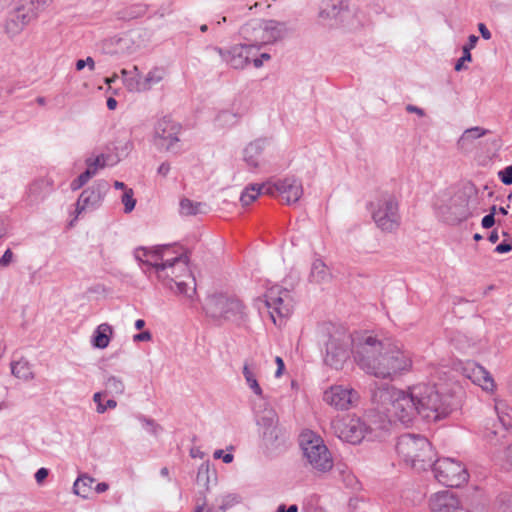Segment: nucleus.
Returning a JSON list of instances; mask_svg holds the SVG:
<instances>
[{
	"label": "nucleus",
	"mask_w": 512,
	"mask_h": 512,
	"mask_svg": "<svg viewBox=\"0 0 512 512\" xmlns=\"http://www.w3.org/2000/svg\"><path fill=\"white\" fill-rule=\"evenodd\" d=\"M142 81L140 79V75L135 76L131 75L129 78L124 79V85L130 92H142L144 89H142Z\"/></svg>",
	"instance_id": "37998d69"
},
{
	"label": "nucleus",
	"mask_w": 512,
	"mask_h": 512,
	"mask_svg": "<svg viewBox=\"0 0 512 512\" xmlns=\"http://www.w3.org/2000/svg\"><path fill=\"white\" fill-rule=\"evenodd\" d=\"M49 475V470L47 468H40L37 470V472L35 473V480L37 483H42L46 478L47 476Z\"/></svg>",
	"instance_id": "4d7b16f0"
},
{
	"label": "nucleus",
	"mask_w": 512,
	"mask_h": 512,
	"mask_svg": "<svg viewBox=\"0 0 512 512\" xmlns=\"http://www.w3.org/2000/svg\"><path fill=\"white\" fill-rule=\"evenodd\" d=\"M91 179V172L84 171L77 178L72 180L70 188L72 191L81 189Z\"/></svg>",
	"instance_id": "a18cd8bd"
},
{
	"label": "nucleus",
	"mask_w": 512,
	"mask_h": 512,
	"mask_svg": "<svg viewBox=\"0 0 512 512\" xmlns=\"http://www.w3.org/2000/svg\"><path fill=\"white\" fill-rule=\"evenodd\" d=\"M264 26V20L255 19L247 22L240 29V35L245 40L244 44L255 52L267 45Z\"/></svg>",
	"instance_id": "a211bd4d"
},
{
	"label": "nucleus",
	"mask_w": 512,
	"mask_h": 512,
	"mask_svg": "<svg viewBox=\"0 0 512 512\" xmlns=\"http://www.w3.org/2000/svg\"><path fill=\"white\" fill-rule=\"evenodd\" d=\"M343 10L342 1L334 0L324 4L319 12V16L322 19H336Z\"/></svg>",
	"instance_id": "2f4dec72"
},
{
	"label": "nucleus",
	"mask_w": 512,
	"mask_h": 512,
	"mask_svg": "<svg viewBox=\"0 0 512 512\" xmlns=\"http://www.w3.org/2000/svg\"><path fill=\"white\" fill-rule=\"evenodd\" d=\"M357 399L358 393L355 390L342 385L332 386L323 396V400L337 410L349 409Z\"/></svg>",
	"instance_id": "f3484780"
},
{
	"label": "nucleus",
	"mask_w": 512,
	"mask_h": 512,
	"mask_svg": "<svg viewBox=\"0 0 512 512\" xmlns=\"http://www.w3.org/2000/svg\"><path fill=\"white\" fill-rule=\"evenodd\" d=\"M478 36L472 34L468 37V43L463 46V49H467L468 52H470L471 49H473L478 42Z\"/></svg>",
	"instance_id": "052dcab7"
},
{
	"label": "nucleus",
	"mask_w": 512,
	"mask_h": 512,
	"mask_svg": "<svg viewBox=\"0 0 512 512\" xmlns=\"http://www.w3.org/2000/svg\"><path fill=\"white\" fill-rule=\"evenodd\" d=\"M373 398H379L383 412L405 425L412 423L417 416L428 422H436L456 409L453 395L445 392L441 385L430 382L415 384L407 391L379 389Z\"/></svg>",
	"instance_id": "f257e3e1"
},
{
	"label": "nucleus",
	"mask_w": 512,
	"mask_h": 512,
	"mask_svg": "<svg viewBox=\"0 0 512 512\" xmlns=\"http://www.w3.org/2000/svg\"><path fill=\"white\" fill-rule=\"evenodd\" d=\"M101 397V392H97L93 396V400L97 404L96 411L99 414H103L107 409H114L117 406V402L114 399H109L106 401V404H103Z\"/></svg>",
	"instance_id": "ea45409f"
},
{
	"label": "nucleus",
	"mask_w": 512,
	"mask_h": 512,
	"mask_svg": "<svg viewBox=\"0 0 512 512\" xmlns=\"http://www.w3.org/2000/svg\"><path fill=\"white\" fill-rule=\"evenodd\" d=\"M511 250L512 245L507 241H503L495 247L494 252L498 254H504L510 252Z\"/></svg>",
	"instance_id": "603ef678"
},
{
	"label": "nucleus",
	"mask_w": 512,
	"mask_h": 512,
	"mask_svg": "<svg viewBox=\"0 0 512 512\" xmlns=\"http://www.w3.org/2000/svg\"><path fill=\"white\" fill-rule=\"evenodd\" d=\"M53 0H19L5 22L6 33L14 37L27 25L35 21Z\"/></svg>",
	"instance_id": "0eeeda50"
},
{
	"label": "nucleus",
	"mask_w": 512,
	"mask_h": 512,
	"mask_svg": "<svg viewBox=\"0 0 512 512\" xmlns=\"http://www.w3.org/2000/svg\"><path fill=\"white\" fill-rule=\"evenodd\" d=\"M275 362L277 364V370L275 372V377H280L283 373V370L285 368V364H284V361L281 357L277 356L275 358Z\"/></svg>",
	"instance_id": "680f3d73"
},
{
	"label": "nucleus",
	"mask_w": 512,
	"mask_h": 512,
	"mask_svg": "<svg viewBox=\"0 0 512 512\" xmlns=\"http://www.w3.org/2000/svg\"><path fill=\"white\" fill-rule=\"evenodd\" d=\"M11 372L16 378L25 381L33 378L31 365L25 359L11 362Z\"/></svg>",
	"instance_id": "c756f323"
},
{
	"label": "nucleus",
	"mask_w": 512,
	"mask_h": 512,
	"mask_svg": "<svg viewBox=\"0 0 512 512\" xmlns=\"http://www.w3.org/2000/svg\"><path fill=\"white\" fill-rule=\"evenodd\" d=\"M207 50L218 53L222 61L233 69H244L251 62V57L255 55V51L244 43L234 45L228 49L208 46Z\"/></svg>",
	"instance_id": "f8f14e48"
},
{
	"label": "nucleus",
	"mask_w": 512,
	"mask_h": 512,
	"mask_svg": "<svg viewBox=\"0 0 512 512\" xmlns=\"http://www.w3.org/2000/svg\"><path fill=\"white\" fill-rule=\"evenodd\" d=\"M406 110L410 113H416L419 116H424V110L417 106L409 104L407 105Z\"/></svg>",
	"instance_id": "338daca9"
},
{
	"label": "nucleus",
	"mask_w": 512,
	"mask_h": 512,
	"mask_svg": "<svg viewBox=\"0 0 512 512\" xmlns=\"http://www.w3.org/2000/svg\"><path fill=\"white\" fill-rule=\"evenodd\" d=\"M134 193L132 189H126L122 195V203L124 205L125 213H130L136 205V200L133 197Z\"/></svg>",
	"instance_id": "c03bdc74"
},
{
	"label": "nucleus",
	"mask_w": 512,
	"mask_h": 512,
	"mask_svg": "<svg viewBox=\"0 0 512 512\" xmlns=\"http://www.w3.org/2000/svg\"><path fill=\"white\" fill-rule=\"evenodd\" d=\"M495 222V217L492 214H487L482 218L481 225L484 229H489L494 226Z\"/></svg>",
	"instance_id": "6e6d98bb"
},
{
	"label": "nucleus",
	"mask_w": 512,
	"mask_h": 512,
	"mask_svg": "<svg viewBox=\"0 0 512 512\" xmlns=\"http://www.w3.org/2000/svg\"><path fill=\"white\" fill-rule=\"evenodd\" d=\"M216 121L221 126H232L237 122V115L235 113H232L230 111H221L217 117Z\"/></svg>",
	"instance_id": "a19ab883"
},
{
	"label": "nucleus",
	"mask_w": 512,
	"mask_h": 512,
	"mask_svg": "<svg viewBox=\"0 0 512 512\" xmlns=\"http://www.w3.org/2000/svg\"><path fill=\"white\" fill-rule=\"evenodd\" d=\"M238 502V498L236 495H227L220 506L222 511H225L227 508L232 507L235 503Z\"/></svg>",
	"instance_id": "8fccbe9b"
},
{
	"label": "nucleus",
	"mask_w": 512,
	"mask_h": 512,
	"mask_svg": "<svg viewBox=\"0 0 512 512\" xmlns=\"http://www.w3.org/2000/svg\"><path fill=\"white\" fill-rule=\"evenodd\" d=\"M213 457L215 459H220L222 458L223 462L228 464V463H231L233 461V458L234 456L230 453H226L224 454V451L219 449V450H216L213 454Z\"/></svg>",
	"instance_id": "3c124183"
},
{
	"label": "nucleus",
	"mask_w": 512,
	"mask_h": 512,
	"mask_svg": "<svg viewBox=\"0 0 512 512\" xmlns=\"http://www.w3.org/2000/svg\"><path fill=\"white\" fill-rule=\"evenodd\" d=\"M478 30L483 39H485V40L491 39V36H492L491 32L489 31V29L487 28V26L484 23L478 24Z\"/></svg>",
	"instance_id": "bf43d9fd"
},
{
	"label": "nucleus",
	"mask_w": 512,
	"mask_h": 512,
	"mask_svg": "<svg viewBox=\"0 0 512 512\" xmlns=\"http://www.w3.org/2000/svg\"><path fill=\"white\" fill-rule=\"evenodd\" d=\"M267 193L275 196L276 194L281 197L287 204L296 203L303 194V188L300 181L295 178H285L279 180L274 184H269Z\"/></svg>",
	"instance_id": "2eb2a0df"
},
{
	"label": "nucleus",
	"mask_w": 512,
	"mask_h": 512,
	"mask_svg": "<svg viewBox=\"0 0 512 512\" xmlns=\"http://www.w3.org/2000/svg\"><path fill=\"white\" fill-rule=\"evenodd\" d=\"M471 60H472L471 53L468 52L467 49H463V55H462V57H460L457 60L454 69L456 71H461L463 69L464 62H466V61L470 62Z\"/></svg>",
	"instance_id": "09e8293b"
},
{
	"label": "nucleus",
	"mask_w": 512,
	"mask_h": 512,
	"mask_svg": "<svg viewBox=\"0 0 512 512\" xmlns=\"http://www.w3.org/2000/svg\"><path fill=\"white\" fill-rule=\"evenodd\" d=\"M108 488H109V485H108L107 483H105V482H100V483H98V484L96 485V487H95V491H96L97 493H103V492L107 491V490H108Z\"/></svg>",
	"instance_id": "774afa93"
},
{
	"label": "nucleus",
	"mask_w": 512,
	"mask_h": 512,
	"mask_svg": "<svg viewBox=\"0 0 512 512\" xmlns=\"http://www.w3.org/2000/svg\"><path fill=\"white\" fill-rule=\"evenodd\" d=\"M342 480L349 487H353L357 483L356 477L350 471L342 477Z\"/></svg>",
	"instance_id": "13d9d810"
},
{
	"label": "nucleus",
	"mask_w": 512,
	"mask_h": 512,
	"mask_svg": "<svg viewBox=\"0 0 512 512\" xmlns=\"http://www.w3.org/2000/svg\"><path fill=\"white\" fill-rule=\"evenodd\" d=\"M166 71L161 67H155L148 72L142 81V89L148 91L152 86L160 83L165 77Z\"/></svg>",
	"instance_id": "473e14b6"
},
{
	"label": "nucleus",
	"mask_w": 512,
	"mask_h": 512,
	"mask_svg": "<svg viewBox=\"0 0 512 512\" xmlns=\"http://www.w3.org/2000/svg\"><path fill=\"white\" fill-rule=\"evenodd\" d=\"M265 37L268 44H273L284 39L290 32L285 22L277 20H264Z\"/></svg>",
	"instance_id": "412c9836"
},
{
	"label": "nucleus",
	"mask_w": 512,
	"mask_h": 512,
	"mask_svg": "<svg viewBox=\"0 0 512 512\" xmlns=\"http://www.w3.org/2000/svg\"><path fill=\"white\" fill-rule=\"evenodd\" d=\"M93 483H94V479L90 476L83 475V476L78 477L73 485L74 493L83 498H87L88 492Z\"/></svg>",
	"instance_id": "72a5a7b5"
},
{
	"label": "nucleus",
	"mask_w": 512,
	"mask_h": 512,
	"mask_svg": "<svg viewBox=\"0 0 512 512\" xmlns=\"http://www.w3.org/2000/svg\"><path fill=\"white\" fill-rule=\"evenodd\" d=\"M278 416L274 410H265L257 420V424L263 430L278 426Z\"/></svg>",
	"instance_id": "c9c22d12"
},
{
	"label": "nucleus",
	"mask_w": 512,
	"mask_h": 512,
	"mask_svg": "<svg viewBox=\"0 0 512 512\" xmlns=\"http://www.w3.org/2000/svg\"><path fill=\"white\" fill-rule=\"evenodd\" d=\"M265 141L262 139L249 143L243 150V159L247 166L256 169L260 166Z\"/></svg>",
	"instance_id": "4be33fe9"
},
{
	"label": "nucleus",
	"mask_w": 512,
	"mask_h": 512,
	"mask_svg": "<svg viewBox=\"0 0 512 512\" xmlns=\"http://www.w3.org/2000/svg\"><path fill=\"white\" fill-rule=\"evenodd\" d=\"M265 304L270 310V315L276 322L275 315L283 318L291 313V295L289 290L279 286L271 287L265 294Z\"/></svg>",
	"instance_id": "4468645a"
},
{
	"label": "nucleus",
	"mask_w": 512,
	"mask_h": 512,
	"mask_svg": "<svg viewBox=\"0 0 512 512\" xmlns=\"http://www.w3.org/2000/svg\"><path fill=\"white\" fill-rule=\"evenodd\" d=\"M509 425V422H507L504 417L499 416L498 423H494L492 429H488L486 433L487 439L492 442L497 436L504 438L508 432Z\"/></svg>",
	"instance_id": "f704fd0d"
},
{
	"label": "nucleus",
	"mask_w": 512,
	"mask_h": 512,
	"mask_svg": "<svg viewBox=\"0 0 512 512\" xmlns=\"http://www.w3.org/2000/svg\"><path fill=\"white\" fill-rule=\"evenodd\" d=\"M203 309L206 315L218 324L223 322L240 324L246 318L245 306L242 302L224 294L208 296Z\"/></svg>",
	"instance_id": "39448f33"
},
{
	"label": "nucleus",
	"mask_w": 512,
	"mask_h": 512,
	"mask_svg": "<svg viewBox=\"0 0 512 512\" xmlns=\"http://www.w3.org/2000/svg\"><path fill=\"white\" fill-rule=\"evenodd\" d=\"M464 375L485 391H493L495 384L490 373L481 365L468 362L463 368Z\"/></svg>",
	"instance_id": "aec40b11"
},
{
	"label": "nucleus",
	"mask_w": 512,
	"mask_h": 512,
	"mask_svg": "<svg viewBox=\"0 0 512 512\" xmlns=\"http://www.w3.org/2000/svg\"><path fill=\"white\" fill-rule=\"evenodd\" d=\"M13 259V252L10 249H7L4 254L0 258V266L6 267L8 266Z\"/></svg>",
	"instance_id": "864d4df0"
},
{
	"label": "nucleus",
	"mask_w": 512,
	"mask_h": 512,
	"mask_svg": "<svg viewBox=\"0 0 512 512\" xmlns=\"http://www.w3.org/2000/svg\"><path fill=\"white\" fill-rule=\"evenodd\" d=\"M348 358V342L342 338L331 336L326 344L325 364L338 370L342 368Z\"/></svg>",
	"instance_id": "dca6fc26"
},
{
	"label": "nucleus",
	"mask_w": 512,
	"mask_h": 512,
	"mask_svg": "<svg viewBox=\"0 0 512 512\" xmlns=\"http://www.w3.org/2000/svg\"><path fill=\"white\" fill-rule=\"evenodd\" d=\"M52 191V183L48 179L35 180L28 188V195L32 201L44 199Z\"/></svg>",
	"instance_id": "393cba45"
},
{
	"label": "nucleus",
	"mask_w": 512,
	"mask_h": 512,
	"mask_svg": "<svg viewBox=\"0 0 512 512\" xmlns=\"http://www.w3.org/2000/svg\"><path fill=\"white\" fill-rule=\"evenodd\" d=\"M496 512H512V492H502L498 496Z\"/></svg>",
	"instance_id": "58836bf2"
},
{
	"label": "nucleus",
	"mask_w": 512,
	"mask_h": 512,
	"mask_svg": "<svg viewBox=\"0 0 512 512\" xmlns=\"http://www.w3.org/2000/svg\"><path fill=\"white\" fill-rule=\"evenodd\" d=\"M166 246L157 247L154 251L140 248L135 253V258L144 265L155 270L157 278L164 286L187 298H192L196 293V280L189 269V257L180 254L171 259H164Z\"/></svg>",
	"instance_id": "7ed1b4c3"
},
{
	"label": "nucleus",
	"mask_w": 512,
	"mask_h": 512,
	"mask_svg": "<svg viewBox=\"0 0 512 512\" xmlns=\"http://www.w3.org/2000/svg\"><path fill=\"white\" fill-rule=\"evenodd\" d=\"M146 12V6L144 5H136L130 8L129 13L127 14L128 18H137L144 15Z\"/></svg>",
	"instance_id": "de8ad7c7"
},
{
	"label": "nucleus",
	"mask_w": 512,
	"mask_h": 512,
	"mask_svg": "<svg viewBox=\"0 0 512 512\" xmlns=\"http://www.w3.org/2000/svg\"><path fill=\"white\" fill-rule=\"evenodd\" d=\"M268 184H250L241 193L240 201L243 206H248L254 202L259 195L268 194Z\"/></svg>",
	"instance_id": "bb28decb"
},
{
	"label": "nucleus",
	"mask_w": 512,
	"mask_h": 512,
	"mask_svg": "<svg viewBox=\"0 0 512 512\" xmlns=\"http://www.w3.org/2000/svg\"><path fill=\"white\" fill-rule=\"evenodd\" d=\"M170 171V164L168 162H163L159 167H158V174L165 177L168 175Z\"/></svg>",
	"instance_id": "0e129e2a"
},
{
	"label": "nucleus",
	"mask_w": 512,
	"mask_h": 512,
	"mask_svg": "<svg viewBox=\"0 0 512 512\" xmlns=\"http://www.w3.org/2000/svg\"><path fill=\"white\" fill-rule=\"evenodd\" d=\"M367 208L370 210L376 226L381 231L392 233L399 228L401 216L399 204L394 195L382 193L374 201H371Z\"/></svg>",
	"instance_id": "6e6552de"
},
{
	"label": "nucleus",
	"mask_w": 512,
	"mask_h": 512,
	"mask_svg": "<svg viewBox=\"0 0 512 512\" xmlns=\"http://www.w3.org/2000/svg\"><path fill=\"white\" fill-rule=\"evenodd\" d=\"M138 419L142 423L143 428L152 435H157L162 430L161 426L151 418L140 415Z\"/></svg>",
	"instance_id": "79ce46f5"
},
{
	"label": "nucleus",
	"mask_w": 512,
	"mask_h": 512,
	"mask_svg": "<svg viewBox=\"0 0 512 512\" xmlns=\"http://www.w3.org/2000/svg\"><path fill=\"white\" fill-rule=\"evenodd\" d=\"M180 130L181 125L178 122L168 116L161 118L155 125V145L161 150L178 153L180 151L178 137Z\"/></svg>",
	"instance_id": "9d476101"
},
{
	"label": "nucleus",
	"mask_w": 512,
	"mask_h": 512,
	"mask_svg": "<svg viewBox=\"0 0 512 512\" xmlns=\"http://www.w3.org/2000/svg\"><path fill=\"white\" fill-rule=\"evenodd\" d=\"M299 444L313 470L326 473L333 468L332 455L321 436L310 430L304 431L300 434Z\"/></svg>",
	"instance_id": "423d86ee"
},
{
	"label": "nucleus",
	"mask_w": 512,
	"mask_h": 512,
	"mask_svg": "<svg viewBox=\"0 0 512 512\" xmlns=\"http://www.w3.org/2000/svg\"><path fill=\"white\" fill-rule=\"evenodd\" d=\"M262 443L268 452H275L283 444L282 429L278 426L261 432Z\"/></svg>",
	"instance_id": "b1692460"
},
{
	"label": "nucleus",
	"mask_w": 512,
	"mask_h": 512,
	"mask_svg": "<svg viewBox=\"0 0 512 512\" xmlns=\"http://www.w3.org/2000/svg\"><path fill=\"white\" fill-rule=\"evenodd\" d=\"M109 187V183L106 180L100 179L84 189L76 203L77 215H80L83 211L98 208L108 192Z\"/></svg>",
	"instance_id": "ddd939ff"
},
{
	"label": "nucleus",
	"mask_w": 512,
	"mask_h": 512,
	"mask_svg": "<svg viewBox=\"0 0 512 512\" xmlns=\"http://www.w3.org/2000/svg\"><path fill=\"white\" fill-rule=\"evenodd\" d=\"M243 376L249 388L257 395L262 397L263 391L260 387L256 374H255V364L245 362L242 370Z\"/></svg>",
	"instance_id": "c85d7f7f"
},
{
	"label": "nucleus",
	"mask_w": 512,
	"mask_h": 512,
	"mask_svg": "<svg viewBox=\"0 0 512 512\" xmlns=\"http://www.w3.org/2000/svg\"><path fill=\"white\" fill-rule=\"evenodd\" d=\"M329 277L330 273L326 264L322 260L316 259L311 266L310 281L322 283L327 281Z\"/></svg>",
	"instance_id": "7c9ffc66"
},
{
	"label": "nucleus",
	"mask_w": 512,
	"mask_h": 512,
	"mask_svg": "<svg viewBox=\"0 0 512 512\" xmlns=\"http://www.w3.org/2000/svg\"><path fill=\"white\" fill-rule=\"evenodd\" d=\"M104 385L107 392L115 395H121L125 390V385L122 379L114 375L108 376Z\"/></svg>",
	"instance_id": "e433bc0d"
},
{
	"label": "nucleus",
	"mask_w": 512,
	"mask_h": 512,
	"mask_svg": "<svg viewBox=\"0 0 512 512\" xmlns=\"http://www.w3.org/2000/svg\"><path fill=\"white\" fill-rule=\"evenodd\" d=\"M111 155L101 153L97 155L95 158L88 157L85 160V164L87 166L85 171L91 172V178L94 177L100 169H104L108 165H113L110 163Z\"/></svg>",
	"instance_id": "cd10ccee"
},
{
	"label": "nucleus",
	"mask_w": 512,
	"mask_h": 512,
	"mask_svg": "<svg viewBox=\"0 0 512 512\" xmlns=\"http://www.w3.org/2000/svg\"><path fill=\"white\" fill-rule=\"evenodd\" d=\"M133 74H136L137 76H139V69L137 66H134L132 70H126V69L121 70V75L123 77V80L125 78H129Z\"/></svg>",
	"instance_id": "69168bd1"
},
{
	"label": "nucleus",
	"mask_w": 512,
	"mask_h": 512,
	"mask_svg": "<svg viewBox=\"0 0 512 512\" xmlns=\"http://www.w3.org/2000/svg\"><path fill=\"white\" fill-rule=\"evenodd\" d=\"M111 334L112 327L109 324H100L93 333L92 345L98 349L106 348L109 345Z\"/></svg>",
	"instance_id": "a878e982"
},
{
	"label": "nucleus",
	"mask_w": 512,
	"mask_h": 512,
	"mask_svg": "<svg viewBox=\"0 0 512 512\" xmlns=\"http://www.w3.org/2000/svg\"><path fill=\"white\" fill-rule=\"evenodd\" d=\"M333 427L340 439L351 444L360 443L372 430L358 417H346L335 422Z\"/></svg>",
	"instance_id": "9b49d317"
},
{
	"label": "nucleus",
	"mask_w": 512,
	"mask_h": 512,
	"mask_svg": "<svg viewBox=\"0 0 512 512\" xmlns=\"http://www.w3.org/2000/svg\"><path fill=\"white\" fill-rule=\"evenodd\" d=\"M429 468H432L435 479L447 487H460L469 479L466 467L453 458H433Z\"/></svg>",
	"instance_id": "1a4fd4ad"
},
{
	"label": "nucleus",
	"mask_w": 512,
	"mask_h": 512,
	"mask_svg": "<svg viewBox=\"0 0 512 512\" xmlns=\"http://www.w3.org/2000/svg\"><path fill=\"white\" fill-rule=\"evenodd\" d=\"M399 458L416 471H425L433 463L435 453L427 438L414 434L398 437L395 446Z\"/></svg>",
	"instance_id": "20e7f679"
},
{
	"label": "nucleus",
	"mask_w": 512,
	"mask_h": 512,
	"mask_svg": "<svg viewBox=\"0 0 512 512\" xmlns=\"http://www.w3.org/2000/svg\"><path fill=\"white\" fill-rule=\"evenodd\" d=\"M152 338V334L150 331L146 330V331H142L138 334H135L133 336V340L134 342H143V341H149L151 340Z\"/></svg>",
	"instance_id": "5fc2aeb1"
},
{
	"label": "nucleus",
	"mask_w": 512,
	"mask_h": 512,
	"mask_svg": "<svg viewBox=\"0 0 512 512\" xmlns=\"http://www.w3.org/2000/svg\"><path fill=\"white\" fill-rule=\"evenodd\" d=\"M429 508L431 512H458L462 505L455 493L444 490L430 496Z\"/></svg>",
	"instance_id": "6ab92c4d"
},
{
	"label": "nucleus",
	"mask_w": 512,
	"mask_h": 512,
	"mask_svg": "<svg viewBox=\"0 0 512 512\" xmlns=\"http://www.w3.org/2000/svg\"><path fill=\"white\" fill-rule=\"evenodd\" d=\"M498 177L505 185L512 184V165L507 166L498 172Z\"/></svg>",
	"instance_id": "49530a36"
},
{
	"label": "nucleus",
	"mask_w": 512,
	"mask_h": 512,
	"mask_svg": "<svg viewBox=\"0 0 512 512\" xmlns=\"http://www.w3.org/2000/svg\"><path fill=\"white\" fill-rule=\"evenodd\" d=\"M354 359L365 373L380 379L393 380L412 368V358L407 351L374 336H367L356 345Z\"/></svg>",
	"instance_id": "f03ea898"
},
{
	"label": "nucleus",
	"mask_w": 512,
	"mask_h": 512,
	"mask_svg": "<svg viewBox=\"0 0 512 512\" xmlns=\"http://www.w3.org/2000/svg\"><path fill=\"white\" fill-rule=\"evenodd\" d=\"M489 133V130L482 127H471L466 129L457 141V148L461 151L467 152L472 149L473 142L485 136Z\"/></svg>",
	"instance_id": "5701e85b"
},
{
	"label": "nucleus",
	"mask_w": 512,
	"mask_h": 512,
	"mask_svg": "<svg viewBox=\"0 0 512 512\" xmlns=\"http://www.w3.org/2000/svg\"><path fill=\"white\" fill-rule=\"evenodd\" d=\"M276 512H298V506L296 504H292L289 507H286L284 504L278 506Z\"/></svg>",
	"instance_id": "e2e57ef3"
},
{
	"label": "nucleus",
	"mask_w": 512,
	"mask_h": 512,
	"mask_svg": "<svg viewBox=\"0 0 512 512\" xmlns=\"http://www.w3.org/2000/svg\"><path fill=\"white\" fill-rule=\"evenodd\" d=\"M203 204L200 202H194L188 198H184L180 201V213L184 216H192L201 213Z\"/></svg>",
	"instance_id": "4c0bfd02"
}]
</instances>
